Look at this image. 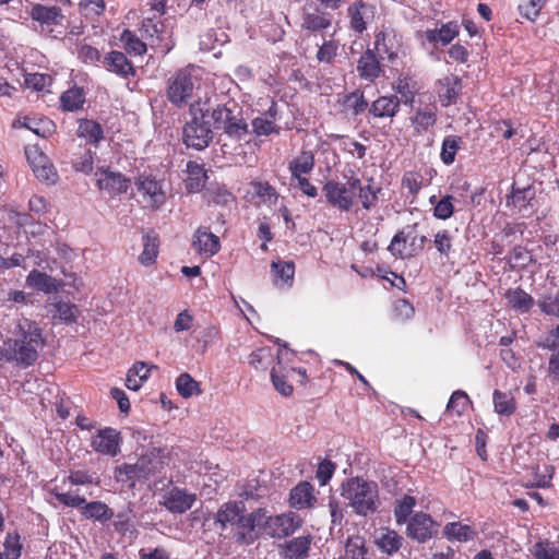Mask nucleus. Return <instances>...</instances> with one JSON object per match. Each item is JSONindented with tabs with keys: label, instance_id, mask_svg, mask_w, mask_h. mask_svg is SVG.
I'll use <instances>...</instances> for the list:
<instances>
[{
	"label": "nucleus",
	"instance_id": "1",
	"mask_svg": "<svg viewBox=\"0 0 559 559\" xmlns=\"http://www.w3.org/2000/svg\"><path fill=\"white\" fill-rule=\"evenodd\" d=\"M11 337L7 341L8 358L28 367L38 358V352L44 347L43 331L35 321L27 318L16 320Z\"/></svg>",
	"mask_w": 559,
	"mask_h": 559
},
{
	"label": "nucleus",
	"instance_id": "2",
	"mask_svg": "<svg viewBox=\"0 0 559 559\" xmlns=\"http://www.w3.org/2000/svg\"><path fill=\"white\" fill-rule=\"evenodd\" d=\"M341 496L357 515L367 516L377 511L379 495L377 484L360 477L349 478L341 486Z\"/></svg>",
	"mask_w": 559,
	"mask_h": 559
},
{
	"label": "nucleus",
	"instance_id": "3",
	"mask_svg": "<svg viewBox=\"0 0 559 559\" xmlns=\"http://www.w3.org/2000/svg\"><path fill=\"white\" fill-rule=\"evenodd\" d=\"M206 105L207 103H204L202 106L200 100L192 103L190 105L191 120L183 128L185 144L199 151L207 147L213 138L211 121L207 119L210 108H205Z\"/></svg>",
	"mask_w": 559,
	"mask_h": 559
},
{
	"label": "nucleus",
	"instance_id": "4",
	"mask_svg": "<svg viewBox=\"0 0 559 559\" xmlns=\"http://www.w3.org/2000/svg\"><path fill=\"white\" fill-rule=\"evenodd\" d=\"M199 86L197 69L194 67L181 69L167 81V99L174 106L181 108L189 104Z\"/></svg>",
	"mask_w": 559,
	"mask_h": 559
},
{
	"label": "nucleus",
	"instance_id": "5",
	"mask_svg": "<svg viewBox=\"0 0 559 559\" xmlns=\"http://www.w3.org/2000/svg\"><path fill=\"white\" fill-rule=\"evenodd\" d=\"M162 461L151 455H142L134 464H122L115 469V479L118 483L133 488L136 481H143L159 472Z\"/></svg>",
	"mask_w": 559,
	"mask_h": 559
},
{
	"label": "nucleus",
	"instance_id": "6",
	"mask_svg": "<svg viewBox=\"0 0 559 559\" xmlns=\"http://www.w3.org/2000/svg\"><path fill=\"white\" fill-rule=\"evenodd\" d=\"M300 526L298 515L293 512L271 516L263 509L262 532L272 538H283L295 533Z\"/></svg>",
	"mask_w": 559,
	"mask_h": 559
},
{
	"label": "nucleus",
	"instance_id": "7",
	"mask_svg": "<svg viewBox=\"0 0 559 559\" xmlns=\"http://www.w3.org/2000/svg\"><path fill=\"white\" fill-rule=\"evenodd\" d=\"M262 524L263 509H257L249 514L241 513L239 522L236 524L238 528L236 534L237 542L246 545L253 544L260 536Z\"/></svg>",
	"mask_w": 559,
	"mask_h": 559
},
{
	"label": "nucleus",
	"instance_id": "8",
	"mask_svg": "<svg viewBox=\"0 0 559 559\" xmlns=\"http://www.w3.org/2000/svg\"><path fill=\"white\" fill-rule=\"evenodd\" d=\"M323 192L330 205L341 211H349L354 204V189L346 185L330 180L323 186Z\"/></svg>",
	"mask_w": 559,
	"mask_h": 559
},
{
	"label": "nucleus",
	"instance_id": "9",
	"mask_svg": "<svg viewBox=\"0 0 559 559\" xmlns=\"http://www.w3.org/2000/svg\"><path fill=\"white\" fill-rule=\"evenodd\" d=\"M407 536L418 543H426L437 534V524L430 515L419 512L407 522Z\"/></svg>",
	"mask_w": 559,
	"mask_h": 559
},
{
	"label": "nucleus",
	"instance_id": "10",
	"mask_svg": "<svg viewBox=\"0 0 559 559\" xmlns=\"http://www.w3.org/2000/svg\"><path fill=\"white\" fill-rule=\"evenodd\" d=\"M135 186L143 202L147 206L157 209L165 203L166 193L160 181L151 177L141 176L135 181Z\"/></svg>",
	"mask_w": 559,
	"mask_h": 559
},
{
	"label": "nucleus",
	"instance_id": "11",
	"mask_svg": "<svg viewBox=\"0 0 559 559\" xmlns=\"http://www.w3.org/2000/svg\"><path fill=\"white\" fill-rule=\"evenodd\" d=\"M347 13L350 20V28L360 34L367 28L368 24L373 22L377 8L371 2L360 0L349 5Z\"/></svg>",
	"mask_w": 559,
	"mask_h": 559
},
{
	"label": "nucleus",
	"instance_id": "12",
	"mask_svg": "<svg viewBox=\"0 0 559 559\" xmlns=\"http://www.w3.org/2000/svg\"><path fill=\"white\" fill-rule=\"evenodd\" d=\"M331 25V15L322 12L316 4L311 3L302 8L300 16V27L302 31L318 33L329 28Z\"/></svg>",
	"mask_w": 559,
	"mask_h": 559
},
{
	"label": "nucleus",
	"instance_id": "13",
	"mask_svg": "<svg viewBox=\"0 0 559 559\" xmlns=\"http://www.w3.org/2000/svg\"><path fill=\"white\" fill-rule=\"evenodd\" d=\"M95 176L98 188L110 195L124 193L129 188L130 180L120 173L110 169H98Z\"/></svg>",
	"mask_w": 559,
	"mask_h": 559
},
{
	"label": "nucleus",
	"instance_id": "14",
	"mask_svg": "<svg viewBox=\"0 0 559 559\" xmlns=\"http://www.w3.org/2000/svg\"><path fill=\"white\" fill-rule=\"evenodd\" d=\"M246 512L242 501H228L223 503L215 513L214 523L224 531L228 526H236L241 513Z\"/></svg>",
	"mask_w": 559,
	"mask_h": 559
},
{
	"label": "nucleus",
	"instance_id": "15",
	"mask_svg": "<svg viewBox=\"0 0 559 559\" xmlns=\"http://www.w3.org/2000/svg\"><path fill=\"white\" fill-rule=\"evenodd\" d=\"M195 496L188 493L186 490L173 488L164 496L163 506L174 513H183L191 509Z\"/></svg>",
	"mask_w": 559,
	"mask_h": 559
},
{
	"label": "nucleus",
	"instance_id": "16",
	"mask_svg": "<svg viewBox=\"0 0 559 559\" xmlns=\"http://www.w3.org/2000/svg\"><path fill=\"white\" fill-rule=\"evenodd\" d=\"M91 444L95 451L105 455L115 456L119 451L118 432L111 428L99 430L92 439Z\"/></svg>",
	"mask_w": 559,
	"mask_h": 559
},
{
	"label": "nucleus",
	"instance_id": "17",
	"mask_svg": "<svg viewBox=\"0 0 559 559\" xmlns=\"http://www.w3.org/2000/svg\"><path fill=\"white\" fill-rule=\"evenodd\" d=\"M436 121L437 107L435 105H427L418 108L411 118V123L414 128V135L419 136L429 131L435 126Z\"/></svg>",
	"mask_w": 559,
	"mask_h": 559
},
{
	"label": "nucleus",
	"instance_id": "18",
	"mask_svg": "<svg viewBox=\"0 0 559 559\" xmlns=\"http://www.w3.org/2000/svg\"><path fill=\"white\" fill-rule=\"evenodd\" d=\"M357 72L359 76L368 82H373L380 76V62L371 49H367L357 62Z\"/></svg>",
	"mask_w": 559,
	"mask_h": 559
},
{
	"label": "nucleus",
	"instance_id": "19",
	"mask_svg": "<svg viewBox=\"0 0 559 559\" xmlns=\"http://www.w3.org/2000/svg\"><path fill=\"white\" fill-rule=\"evenodd\" d=\"M374 542L382 552L393 555L401 549L404 538L397 532L382 527L376 532Z\"/></svg>",
	"mask_w": 559,
	"mask_h": 559
},
{
	"label": "nucleus",
	"instance_id": "20",
	"mask_svg": "<svg viewBox=\"0 0 559 559\" xmlns=\"http://www.w3.org/2000/svg\"><path fill=\"white\" fill-rule=\"evenodd\" d=\"M29 14L31 17L41 26L61 25L64 19L62 10L59 7H47L43 4H34Z\"/></svg>",
	"mask_w": 559,
	"mask_h": 559
},
{
	"label": "nucleus",
	"instance_id": "21",
	"mask_svg": "<svg viewBox=\"0 0 559 559\" xmlns=\"http://www.w3.org/2000/svg\"><path fill=\"white\" fill-rule=\"evenodd\" d=\"M193 247L200 254L212 257L219 250V238L207 228L200 227L194 235Z\"/></svg>",
	"mask_w": 559,
	"mask_h": 559
},
{
	"label": "nucleus",
	"instance_id": "22",
	"mask_svg": "<svg viewBox=\"0 0 559 559\" xmlns=\"http://www.w3.org/2000/svg\"><path fill=\"white\" fill-rule=\"evenodd\" d=\"M313 490V486L310 483H299L290 490V506L298 510L311 507L316 501Z\"/></svg>",
	"mask_w": 559,
	"mask_h": 559
},
{
	"label": "nucleus",
	"instance_id": "23",
	"mask_svg": "<svg viewBox=\"0 0 559 559\" xmlns=\"http://www.w3.org/2000/svg\"><path fill=\"white\" fill-rule=\"evenodd\" d=\"M312 542L311 535L299 536L287 540L283 546V556L286 559H305L308 557L310 545Z\"/></svg>",
	"mask_w": 559,
	"mask_h": 559
},
{
	"label": "nucleus",
	"instance_id": "24",
	"mask_svg": "<svg viewBox=\"0 0 559 559\" xmlns=\"http://www.w3.org/2000/svg\"><path fill=\"white\" fill-rule=\"evenodd\" d=\"M534 199L535 190L532 187L518 188L513 185L511 195L507 199V205H512L520 213H526L530 207H533Z\"/></svg>",
	"mask_w": 559,
	"mask_h": 559
},
{
	"label": "nucleus",
	"instance_id": "25",
	"mask_svg": "<svg viewBox=\"0 0 559 559\" xmlns=\"http://www.w3.org/2000/svg\"><path fill=\"white\" fill-rule=\"evenodd\" d=\"M462 90L461 80L456 76H445L439 81L438 96L442 106L453 104Z\"/></svg>",
	"mask_w": 559,
	"mask_h": 559
},
{
	"label": "nucleus",
	"instance_id": "26",
	"mask_svg": "<svg viewBox=\"0 0 559 559\" xmlns=\"http://www.w3.org/2000/svg\"><path fill=\"white\" fill-rule=\"evenodd\" d=\"M104 64L109 71L123 78L134 74L133 66L121 51L109 52L104 59Z\"/></svg>",
	"mask_w": 559,
	"mask_h": 559
},
{
	"label": "nucleus",
	"instance_id": "27",
	"mask_svg": "<svg viewBox=\"0 0 559 559\" xmlns=\"http://www.w3.org/2000/svg\"><path fill=\"white\" fill-rule=\"evenodd\" d=\"M400 104L397 96H381L372 103L369 111L378 118H392L399 111Z\"/></svg>",
	"mask_w": 559,
	"mask_h": 559
},
{
	"label": "nucleus",
	"instance_id": "28",
	"mask_svg": "<svg viewBox=\"0 0 559 559\" xmlns=\"http://www.w3.org/2000/svg\"><path fill=\"white\" fill-rule=\"evenodd\" d=\"M314 167V154L311 151H302L288 164L292 179H297L308 175Z\"/></svg>",
	"mask_w": 559,
	"mask_h": 559
},
{
	"label": "nucleus",
	"instance_id": "29",
	"mask_svg": "<svg viewBox=\"0 0 559 559\" xmlns=\"http://www.w3.org/2000/svg\"><path fill=\"white\" fill-rule=\"evenodd\" d=\"M187 174L188 177L186 179V188L189 192H199L203 189L206 181V173L204 170L203 165L190 160L187 164Z\"/></svg>",
	"mask_w": 559,
	"mask_h": 559
},
{
	"label": "nucleus",
	"instance_id": "30",
	"mask_svg": "<svg viewBox=\"0 0 559 559\" xmlns=\"http://www.w3.org/2000/svg\"><path fill=\"white\" fill-rule=\"evenodd\" d=\"M444 536L450 540L466 543L476 536L475 530L461 522H451L443 527Z\"/></svg>",
	"mask_w": 559,
	"mask_h": 559
},
{
	"label": "nucleus",
	"instance_id": "31",
	"mask_svg": "<svg viewBox=\"0 0 559 559\" xmlns=\"http://www.w3.org/2000/svg\"><path fill=\"white\" fill-rule=\"evenodd\" d=\"M342 559H368L366 539L360 535L348 536Z\"/></svg>",
	"mask_w": 559,
	"mask_h": 559
},
{
	"label": "nucleus",
	"instance_id": "32",
	"mask_svg": "<svg viewBox=\"0 0 559 559\" xmlns=\"http://www.w3.org/2000/svg\"><path fill=\"white\" fill-rule=\"evenodd\" d=\"M459 34V26L454 22L443 24L439 29H427L425 32L426 39L429 43L448 45Z\"/></svg>",
	"mask_w": 559,
	"mask_h": 559
},
{
	"label": "nucleus",
	"instance_id": "33",
	"mask_svg": "<svg viewBox=\"0 0 559 559\" xmlns=\"http://www.w3.org/2000/svg\"><path fill=\"white\" fill-rule=\"evenodd\" d=\"M27 286L37 290L50 294L57 292L58 286L56 280L46 273L33 270L26 277Z\"/></svg>",
	"mask_w": 559,
	"mask_h": 559
},
{
	"label": "nucleus",
	"instance_id": "34",
	"mask_svg": "<svg viewBox=\"0 0 559 559\" xmlns=\"http://www.w3.org/2000/svg\"><path fill=\"white\" fill-rule=\"evenodd\" d=\"M506 298L508 300V305L520 312L528 311L534 305L533 297L521 288L508 289Z\"/></svg>",
	"mask_w": 559,
	"mask_h": 559
},
{
	"label": "nucleus",
	"instance_id": "35",
	"mask_svg": "<svg viewBox=\"0 0 559 559\" xmlns=\"http://www.w3.org/2000/svg\"><path fill=\"white\" fill-rule=\"evenodd\" d=\"M158 237L155 233L151 231L143 236V251L139 255V261L142 265L148 266L153 264L158 254Z\"/></svg>",
	"mask_w": 559,
	"mask_h": 559
},
{
	"label": "nucleus",
	"instance_id": "36",
	"mask_svg": "<svg viewBox=\"0 0 559 559\" xmlns=\"http://www.w3.org/2000/svg\"><path fill=\"white\" fill-rule=\"evenodd\" d=\"M150 377V369L143 361L136 362L129 369L126 379V386L129 390L138 391Z\"/></svg>",
	"mask_w": 559,
	"mask_h": 559
},
{
	"label": "nucleus",
	"instance_id": "37",
	"mask_svg": "<svg viewBox=\"0 0 559 559\" xmlns=\"http://www.w3.org/2000/svg\"><path fill=\"white\" fill-rule=\"evenodd\" d=\"M495 412L498 415L510 416L515 412L516 404L511 392L495 390L492 394Z\"/></svg>",
	"mask_w": 559,
	"mask_h": 559
},
{
	"label": "nucleus",
	"instance_id": "38",
	"mask_svg": "<svg viewBox=\"0 0 559 559\" xmlns=\"http://www.w3.org/2000/svg\"><path fill=\"white\" fill-rule=\"evenodd\" d=\"M81 512L86 519H95L102 522L110 520L114 515L112 510L102 501H93L88 503L85 501Z\"/></svg>",
	"mask_w": 559,
	"mask_h": 559
},
{
	"label": "nucleus",
	"instance_id": "39",
	"mask_svg": "<svg viewBox=\"0 0 559 559\" xmlns=\"http://www.w3.org/2000/svg\"><path fill=\"white\" fill-rule=\"evenodd\" d=\"M78 136L96 144L103 139V129L96 121L83 119L79 121Z\"/></svg>",
	"mask_w": 559,
	"mask_h": 559
},
{
	"label": "nucleus",
	"instance_id": "40",
	"mask_svg": "<svg viewBox=\"0 0 559 559\" xmlns=\"http://www.w3.org/2000/svg\"><path fill=\"white\" fill-rule=\"evenodd\" d=\"M348 185L350 189H354V192L356 190L359 191L358 197L364 209L369 210L374 205L377 201V193L380 191V189H374L370 185L364 187L358 178H350L348 180Z\"/></svg>",
	"mask_w": 559,
	"mask_h": 559
},
{
	"label": "nucleus",
	"instance_id": "41",
	"mask_svg": "<svg viewBox=\"0 0 559 559\" xmlns=\"http://www.w3.org/2000/svg\"><path fill=\"white\" fill-rule=\"evenodd\" d=\"M406 230L405 228L403 230H400L394 235L392 238L388 250L391 252L392 255L400 259H408L414 257L415 254H408L411 249L409 239L406 238Z\"/></svg>",
	"mask_w": 559,
	"mask_h": 559
},
{
	"label": "nucleus",
	"instance_id": "42",
	"mask_svg": "<svg viewBox=\"0 0 559 559\" xmlns=\"http://www.w3.org/2000/svg\"><path fill=\"white\" fill-rule=\"evenodd\" d=\"M272 272L275 284L281 281L282 284L292 285L295 274V264L292 261H274L272 262Z\"/></svg>",
	"mask_w": 559,
	"mask_h": 559
},
{
	"label": "nucleus",
	"instance_id": "43",
	"mask_svg": "<svg viewBox=\"0 0 559 559\" xmlns=\"http://www.w3.org/2000/svg\"><path fill=\"white\" fill-rule=\"evenodd\" d=\"M60 100L63 110H78L85 102L84 92L80 87L70 88L61 95Z\"/></svg>",
	"mask_w": 559,
	"mask_h": 559
},
{
	"label": "nucleus",
	"instance_id": "44",
	"mask_svg": "<svg viewBox=\"0 0 559 559\" xmlns=\"http://www.w3.org/2000/svg\"><path fill=\"white\" fill-rule=\"evenodd\" d=\"M462 143V138L457 135H448L443 139L440 157L445 165H451L454 162Z\"/></svg>",
	"mask_w": 559,
	"mask_h": 559
},
{
	"label": "nucleus",
	"instance_id": "45",
	"mask_svg": "<svg viewBox=\"0 0 559 559\" xmlns=\"http://www.w3.org/2000/svg\"><path fill=\"white\" fill-rule=\"evenodd\" d=\"M176 389L180 396L189 399L192 395L201 394L199 383L187 372L181 373L176 380Z\"/></svg>",
	"mask_w": 559,
	"mask_h": 559
},
{
	"label": "nucleus",
	"instance_id": "46",
	"mask_svg": "<svg viewBox=\"0 0 559 559\" xmlns=\"http://www.w3.org/2000/svg\"><path fill=\"white\" fill-rule=\"evenodd\" d=\"M437 198L436 195H432L430 198V203L435 204L433 209V215L438 219H448L453 215L454 212V205L453 200L454 198L450 194H447L442 197L438 202H436Z\"/></svg>",
	"mask_w": 559,
	"mask_h": 559
},
{
	"label": "nucleus",
	"instance_id": "47",
	"mask_svg": "<svg viewBox=\"0 0 559 559\" xmlns=\"http://www.w3.org/2000/svg\"><path fill=\"white\" fill-rule=\"evenodd\" d=\"M120 41L130 55L141 56L146 51V45L129 29L122 32Z\"/></svg>",
	"mask_w": 559,
	"mask_h": 559
},
{
	"label": "nucleus",
	"instance_id": "48",
	"mask_svg": "<svg viewBox=\"0 0 559 559\" xmlns=\"http://www.w3.org/2000/svg\"><path fill=\"white\" fill-rule=\"evenodd\" d=\"M79 11L84 17L94 21L96 17L102 15L103 12L105 11V1L104 0H81L79 2Z\"/></svg>",
	"mask_w": 559,
	"mask_h": 559
},
{
	"label": "nucleus",
	"instance_id": "49",
	"mask_svg": "<svg viewBox=\"0 0 559 559\" xmlns=\"http://www.w3.org/2000/svg\"><path fill=\"white\" fill-rule=\"evenodd\" d=\"M416 500L412 496H404L401 500L397 501L394 509V515L399 525L407 522V519L413 512Z\"/></svg>",
	"mask_w": 559,
	"mask_h": 559
},
{
	"label": "nucleus",
	"instance_id": "50",
	"mask_svg": "<svg viewBox=\"0 0 559 559\" xmlns=\"http://www.w3.org/2000/svg\"><path fill=\"white\" fill-rule=\"evenodd\" d=\"M532 554L536 559H559V548L547 539L537 542Z\"/></svg>",
	"mask_w": 559,
	"mask_h": 559
},
{
	"label": "nucleus",
	"instance_id": "51",
	"mask_svg": "<svg viewBox=\"0 0 559 559\" xmlns=\"http://www.w3.org/2000/svg\"><path fill=\"white\" fill-rule=\"evenodd\" d=\"M223 130L228 136L241 140L248 132V126L242 119L231 115Z\"/></svg>",
	"mask_w": 559,
	"mask_h": 559
},
{
	"label": "nucleus",
	"instance_id": "52",
	"mask_svg": "<svg viewBox=\"0 0 559 559\" xmlns=\"http://www.w3.org/2000/svg\"><path fill=\"white\" fill-rule=\"evenodd\" d=\"M233 111L226 106L218 105L216 108H213L211 110V115L207 114V119L211 121L212 130L224 129Z\"/></svg>",
	"mask_w": 559,
	"mask_h": 559
},
{
	"label": "nucleus",
	"instance_id": "53",
	"mask_svg": "<svg viewBox=\"0 0 559 559\" xmlns=\"http://www.w3.org/2000/svg\"><path fill=\"white\" fill-rule=\"evenodd\" d=\"M272 118L273 116V107L269 110ZM252 128L257 135H269L273 132H278L276 124L274 123V119H267L263 117H257L252 120Z\"/></svg>",
	"mask_w": 559,
	"mask_h": 559
},
{
	"label": "nucleus",
	"instance_id": "54",
	"mask_svg": "<svg viewBox=\"0 0 559 559\" xmlns=\"http://www.w3.org/2000/svg\"><path fill=\"white\" fill-rule=\"evenodd\" d=\"M545 3L546 0H524L519 5L520 14L530 21H535Z\"/></svg>",
	"mask_w": 559,
	"mask_h": 559
},
{
	"label": "nucleus",
	"instance_id": "55",
	"mask_svg": "<svg viewBox=\"0 0 559 559\" xmlns=\"http://www.w3.org/2000/svg\"><path fill=\"white\" fill-rule=\"evenodd\" d=\"M469 403V397L464 391H455L450 397V401L447 405V411L453 412L456 415L461 416Z\"/></svg>",
	"mask_w": 559,
	"mask_h": 559
},
{
	"label": "nucleus",
	"instance_id": "56",
	"mask_svg": "<svg viewBox=\"0 0 559 559\" xmlns=\"http://www.w3.org/2000/svg\"><path fill=\"white\" fill-rule=\"evenodd\" d=\"M271 359V349L266 347L259 348L249 355V364L255 369H266Z\"/></svg>",
	"mask_w": 559,
	"mask_h": 559
},
{
	"label": "nucleus",
	"instance_id": "57",
	"mask_svg": "<svg viewBox=\"0 0 559 559\" xmlns=\"http://www.w3.org/2000/svg\"><path fill=\"white\" fill-rule=\"evenodd\" d=\"M55 314L53 318H59L64 322H72L75 320L78 314V308L69 302L59 301L55 305Z\"/></svg>",
	"mask_w": 559,
	"mask_h": 559
},
{
	"label": "nucleus",
	"instance_id": "58",
	"mask_svg": "<svg viewBox=\"0 0 559 559\" xmlns=\"http://www.w3.org/2000/svg\"><path fill=\"white\" fill-rule=\"evenodd\" d=\"M251 187L253 189V193L261 198L263 202H272L277 200V193L275 189L269 182H252Z\"/></svg>",
	"mask_w": 559,
	"mask_h": 559
},
{
	"label": "nucleus",
	"instance_id": "59",
	"mask_svg": "<svg viewBox=\"0 0 559 559\" xmlns=\"http://www.w3.org/2000/svg\"><path fill=\"white\" fill-rule=\"evenodd\" d=\"M271 379L275 390L284 396L293 394V386L287 383L286 376L282 374L275 367L271 371Z\"/></svg>",
	"mask_w": 559,
	"mask_h": 559
},
{
	"label": "nucleus",
	"instance_id": "60",
	"mask_svg": "<svg viewBox=\"0 0 559 559\" xmlns=\"http://www.w3.org/2000/svg\"><path fill=\"white\" fill-rule=\"evenodd\" d=\"M416 226L417 225L415 224L413 226H407L405 228L406 234H407L406 238L409 239V243H411V249H409L408 254H417L420 250H423V248L427 241L426 236L417 235Z\"/></svg>",
	"mask_w": 559,
	"mask_h": 559
},
{
	"label": "nucleus",
	"instance_id": "61",
	"mask_svg": "<svg viewBox=\"0 0 559 559\" xmlns=\"http://www.w3.org/2000/svg\"><path fill=\"white\" fill-rule=\"evenodd\" d=\"M414 313L415 309L407 299H399L393 305V314L397 320H409Z\"/></svg>",
	"mask_w": 559,
	"mask_h": 559
},
{
	"label": "nucleus",
	"instance_id": "62",
	"mask_svg": "<svg viewBox=\"0 0 559 559\" xmlns=\"http://www.w3.org/2000/svg\"><path fill=\"white\" fill-rule=\"evenodd\" d=\"M388 41H391V39L389 38L388 34H385L383 32H380L376 36L374 46H376V49H377V51L379 53H386L388 55V59L390 61H394L397 58V52L392 50V47L389 46Z\"/></svg>",
	"mask_w": 559,
	"mask_h": 559
},
{
	"label": "nucleus",
	"instance_id": "63",
	"mask_svg": "<svg viewBox=\"0 0 559 559\" xmlns=\"http://www.w3.org/2000/svg\"><path fill=\"white\" fill-rule=\"evenodd\" d=\"M50 82L51 78L43 73H31L25 78L26 86L35 91H43Z\"/></svg>",
	"mask_w": 559,
	"mask_h": 559
},
{
	"label": "nucleus",
	"instance_id": "64",
	"mask_svg": "<svg viewBox=\"0 0 559 559\" xmlns=\"http://www.w3.org/2000/svg\"><path fill=\"white\" fill-rule=\"evenodd\" d=\"M25 155L33 171L49 160L48 157L43 152H40L37 146L26 147Z\"/></svg>",
	"mask_w": 559,
	"mask_h": 559
}]
</instances>
